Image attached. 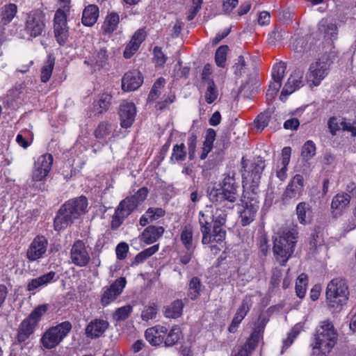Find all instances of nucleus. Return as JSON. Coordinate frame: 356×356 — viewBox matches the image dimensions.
<instances>
[{
  "mask_svg": "<svg viewBox=\"0 0 356 356\" xmlns=\"http://www.w3.org/2000/svg\"><path fill=\"white\" fill-rule=\"evenodd\" d=\"M226 219L227 213L225 210L214 209L212 206H206L200 211L199 224L203 244L222 242L225 238L226 232L222 226Z\"/></svg>",
  "mask_w": 356,
  "mask_h": 356,
  "instance_id": "1",
  "label": "nucleus"
},
{
  "mask_svg": "<svg viewBox=\"0 0 356 356\" xmlns=\"http://www.w3.org/2000/svg\"><path fill=\"white\" fill-rule=\"evenodd\" d=\"M87 207L88 200L85 196L66 202L58 210L54 218L55 229L60 231L71 225L75 219L86 212Z\"/></svg>",
  "mask_w": 356,
  "mask_h": 356,
  "instance_id": "2",
  "label": "nucleus"
},
{
  "mask_svg": "<svg viewBox=\"0 0 356 356\" xmlns=\"http://www.w3.org/2000/svg\"><path fill=\"white\" fill-rule=\"evenodd\" d=\"M298 231L295 227L277 233L273 241V252L276 261L284 266L295 250Z\"/></svg>",
  "mask_w": 356,
  "mask_h": 356,
  "instance_id": "3",
  "label": "nucleus"
},
{
  "mask_svg": "<svg viewBox=\"0 0 356 356\" xmlns=\"http://www.w3.org/2000/svg\"><path fill=\"white\" fill-rule=\"evenodd\" d=\"M338 333L328 320L320 323L312 344L314 356H327L335 346Z\"/></svg>",
  "mask_w": 356,
  "mask_h": 356,
  "instance_id": "4",
  "label": "nucleus"
},
{
  "mask_svg": "<svg viewBox=\"0 0 356 356\" xmlns=\"http://www.w3.org/2000/svg\"><path fill=\"white\" fill-rule=\"evenodd\" d=\"M238 187L235 179V172H229L225 175L220 184V188L213 187L209 189V199L216 205L223 207L227 206V202L234 203L238 197Z\"/></svg>",
  "mask_w": 356,
  "mask_h": 356,
  "instance_id": "5",
  "label": "nucleus"
},
{
  "mask_svg": "<svg viewBox=\"0 0 356 356\" xmlns=\"http://www.w3.org/2000/svg\"><path fill=\"white\" fill-rule=\"evenodd\" d=\"M148 194L147 188H140L134 195L127 197L122 200L113 216L111 227L113 229L118 228L124 220L128 217L136 208L146 199Z\"/></svg>",
  "mask_w": 356,
  "mask_h": 356,
  "instance_id": "6",
  "label": "nucleus"
},
{
  "mask_svg": "<svg viewBox=\"0 0 356 356\" xmlns=\"http://www.w3.org/2000/svg\"><path fill=\"white\" fill-rule=\"evenodd\" d=\"M349 291L345 280L333 279L326 289V300L329 307L335 310L340 309L348 298Z\"/></svg>",
  "mask_w": 356,
  "mask_h": 356,
  "instance_id": "7",
  "label": "nucleus"
},
{
  "mask_svg": "<svg viewBox=\"0 0 356 356\" xmlns=\"http://www.w3.org/2000/svg\"><path fill=\"white\" fill-rule=\"evenodd\" d=\"M72 327L70 321H64L49 328L40 339L42 346L46 349L55 348L67 336Z\"/></svg>",
  "mask_w": 356,
  "mask_h": 356,
  "instance_id": "8",
  "label": "nucleus"
},
{
  "mask_svg": "<svg viewBox=\"0 0 356 356\" xmlns=\"http://www.w3.org/2000/svg\"><path fill=\"white\" fill-rule=\"evenodd\" d=\"M46 15L39 8L33 9L26 14L24 31L31 38L42 34L46 29Z\"/></svg>",
  "mask_w": 356,
  "mask_h": 356,
  "instance_id": "9",
  "label": "nucleus"
},
{
  "mask_svg": "<svg viewBox=\"0 0 356 356\" xmlns=\"http://www.w3.org/2000/svg\"><path fill=\"white\" fill-rule=\"evenodd\" d=\"M305 179L302 175L296 174L288 183L282 195V201L284 204L296 201L304 191Z\"/></svg>",
  "mask_w": 356,
  "mask_h": 356,
  "instance_id": "10",
  "label": "nucleus"
},
{
  "mask_svg": "<svg viewBox=\"0 0 356 356\" xmlns=\"http://www.w3.org/2000/svg\"><path fill=\"white\" fill-rule=\"evenodd\" d=\"M330 64L325 60H318L310 64L306 74V81L310 86H318L328 74Z\"/></svg>",
  "mask_w": 356,
  "mask_h": 356,
  "instance_id": "11",
  "label": "nucleus"
},
{
  "mask_svg": "<svg viewBox=\"0 0 356 356\" xmlns=\"http://www.w3.org/2000/svg\"><path fill=\"white\" fill-rule=\"evenodd\" d=\"M304 71L300 68L293 70L284 84L280 95V99L284 101L288 95L300 89L305 84Z\"/></svg>",
  "mask_w": 356,
  "mask_h": 356,
  "instance_id": "12",
  "label": "nucleus"
},
{
  "mask_svg": "<svg viewBox=\"0 0 356 356\" xmlns=\"http://www.w3.org/2000/svg\"><path fill=\"white\" fill-rule=\"evenodd\" d=\"M70 259L73 264L79 267H84L89 264L90 254L83 241H74L70 250Z\"/></svg>",
  "mask_w": 356,
  "mask_h": 356,
  "instance_id": "13",
  "label": "nucleus"
},
{
  "mask_svg": "<svg viewBox=\"0 0 356 356\" xmlns=\"http://www.w3.org/2000/svg\"><path fill=\"white\" fill-rule=\"evenodd\" d=\"M126 283L127 281L124 277H120L109 286L104 287L101 297L102 305L106 307L113 302L121 294Z\"/></svg>",
  "mask_w": 356,
  "mask_h": 356,
  "instance_id": "14",
  "label": "nucleus"
},
{
  "mask_svg": "<svg viewBox=\"0 0 356 356\" xmlns=\"http://www.w3.org/2000/svg\"><path fill=\"white\" fill-rule=\"evenodd\" d=\"M286 65L280 62L275 64L272 70V81L270 82L268 89L266 92L268 99H273L277 95L282 86V81L284 76Z\"/></svg>",
  "mask_w": 356,
  "mask_h": 356,
  "instance_id": "15",
  "label": "nucleus"
},
{
  "mask_svg": "<svg viewBox=\"0 0 356 356\" xmlns=\"http://www.w3.org/2000/svg\"><path fill=\"white\" fill-rule=\"evenodd\" d=\"M47 240L43 236H37L30 244L26 257L30 261H35L45 254L47 248Z\"/></svg>",
  "mask_w": 356,
  "mask_h": 356,
  "instance_id": "16",
  "label": "nucleus"
},
{
  "mask_svg": "<svg viewBox=\"0 0 356 356\" xmlns=\"http://www.w3.org/2000/svg\"><path fill=\"white\" fill-rule=\"evenodd\" d=\"M167 332L168 328L165 326L156 325L145 330V337L151 346H159L164 343Z\"/></svg>",
  "mask_w": 356,
  "mask_h": 356,
  "instance_id": "17",
  "label": "nucleus"
},
{
  "mask_svg": "<svg viewBox=\"0 0 356 356\" xmlns=\"http://www.w3.org/2000/svg\"><path fill=\"white\" fill-rule=\"evenodd\" d=\"M264 325L257 326L246 343L241 346L234 356H249L250 353L257 347L259 339L262 336Z\"/></svg>",
  "mask_w": 356,
  "mask_h": 356,
  "instance_id": "18",
  "label": "nucleus"
},
{
  "mask_svg": "<svg viewBox=\"0 0 356 356\" xmlns=\"http://www.w3.org/2000/svg\"><path fill=\"white\" fill-rule=\"evenodd\" d=\"M136 113V108L133 102H123L119 111L122 127L126 129L130 127L134 122Z\"/></svg>",
  "mask_w": 356,
  "mask_h": 356,
  "instance_id": "19",
  "label": "nucleus"
},
{
  "mask_svg": "<svg viewBox=\"0 0 356 356\" xmlns=\"http://www.w3.org/2000/svg\"><path fill=\"white\" fill-rule=\"evenodd\" d=\"M291 155V148L290 147H284L282 150V158L273 168L276 177L281 181H284L287 178L288 165L290 162Z\"/></svg>",
  "mask_w": 356,
  "mask_h": 356,
  "instance_id": "20",
  "label": "nucleus"
},
{
  "mask_svg": "<svg viewBox=\"0 0 356 356\" xmlns=\"http://www.w3.org/2000/svg\"><path fill=\"white\" fill-rule=\"evenodd\" d=\"M143 81L141 73L138 70L127 72L122 79V88L124 91H133L138 88Z\"/></svg>",
  "mask_w": 356,
  "mask_h": 356,
  "instance_id": "21",
  "label": "nucleus"
},
{
  "mask_svg": "<svg viewBox=\"0 0 356 356\" xmlns=\"http://www.w3.org/2000/svg\"><path fill=\"white\" fill-rule=\"evenodd\" d=\"M108 56L105 49H100L92 53V54L84 60V63L94 70H99L104 67L108 61Z\"/></svg>",
  "mask_w": 356,
  "mask_h": 356,
  "instance_id": "22",
  "label": "nucleus"
},
{
  "mask_svg": "<svg viewBox=\"0 0 356 356\" xmlns=\"http://www.w3.org/2000/svg\"><path fill=\"white\" fill-rule=\"evenodd\" d=\"M245 204L244 209L241 212V224L246 226L251 223L255 218L256 213L259 209V201L255 199L242 201Z\"/></svg>",
  "mask_w": 356,
  "mask_h": 356,
  "instance_id": "23",
  "label": "nucleus"
},
{
  "mask_svg": "<svg viewBox=\"0 0 356 356\" xmlns=\"http://www.w3.org/2000/svg\"><path fill=\"white\" fill-rule=\"evenodd\" d=\"M108 322L104 319L95 318L91 321L86 327V334L90 338L101 337L108 327Z\"/></svg>",
  "mask_w": 356,
  "mask_h": 356,
  "instance_id": "24",
  "label": "nucleus"
},
{
  "mask_svg": "<svg viewBox=\"0 0 356 356\" xmlns=\"http://www.w3.org/2000/svg\"><path fill=\"white\" fill-rule=\"evenodd\" d=\"M251 307L250 300H243L241 305L238 308L231 324L228 327V330L231 333H235L237 328L246 314L248 313Z\"/></svg>",
  "mask_w": 356,
  "mask_h": 356,
  "instance_id": "25",
  "label": "nucleus"
},
{
  "mask_svg": "<svg viewBox=\"0 0 356 356\" xmlns=\"http://www.w3.org/2000/svg\"><path fill=\"white\" fill-rule=\"evenodd\" d=\"M57 279L58 277L56 278V273L49 271L38 277L32 279L27 284L26 288L29 291H34L41 286H47L48 284L56 282Z\"/></svg>",
  "mask_w": 356,
  "mask_h": 356,
  "instance_id": "26",
  "label": "nucleus"
},
{
  "mask_svg": "<svg viewBox=\"0 0 356 356\" xmlns=\"http://www.w3.org/2000/svg\"><path fill=\"white\" fill-rule=\"evenodd\" d=\"M164 228L161 226L150 225L146 227L142 234L140 240L146 244L156 242L163 234Z\"/></svg>",
  "mask_w": 356,
  "mask_h": 356,
  "instance_id": "27",
  "label": "nucleus"
},
{
  "mask_svg": "<svg viewBox=\"0 0 356 356\" xmlns=\"http://www.w3.org/2000/svg\"><path fill=\"white\" fill-rule=\"evenodd\" d=\"M350 203V197L344 192L339 193L333 197L331 202V209L332 212L341 214L343 210L349 207Z\"/></svg>",
  "mask_w": 356,
  "mask_h": 356,
  "instance_id": "28",
  "label": "nucleus"
},
{
  "mask_svg": "<svg viewBox=\"0 0 356 356\" xmlns=\"http://www.w3.org/2000/svg\"><path fill=\"white\" fill-rule=\"evenodd\" d=\"M36 326L35 322L32 323L28 318L24 319L18 329L17 341L19 343L25 341L34 332Z\"/></svg>",
  "mask_w": 356,
  "mask_h": 356,
  "instance_id": "29",
  "label": "nucleus"
},
{
  "mask_svg": "<svg viewBox=\"0 0 356 356\" xmlns=\"http://www.w3.org/2000/svg\"><path fill=\"white\" fill-rule=\"evenodd\" d=\"M99 17V8L93 4L88 5L83 11L81 21L83 25L92 26Z\"/></svg>",
  "mask_w": 356,
  "mask_h": 356,
  "instance_id": "30",
  "label": "nucleus"
},
{
  "mask_svg": "<svg viewBox=\"0 0 356 356\" xmlns=\"http://www.w3.org/2000/svg\"><path fill=\"white\" fill-rule=\"evenodd\" d=\"M120 22V17L117 13H109L102 24V29L104 34L110 35L117 30Z\"/></svg>",
  "mask_w": 356,
  "mask_h": 356,
  "instance_id": "31",
  "label": "nucleus"
},
{
  "mask_svg": "<svg viewBox=\"0 0 356 356\" xmlns=\"http://www.w3.org/2000/svg\"><path fill=\"white\" fill-rule=\"evenodd\" d=\"M296 214L300 224L306 225L311 222L312 209L310 205L305 202H300L296 207Z\"/></svg>",
  "mask_w": 356,
  "mask_h": 356,
  "instance_id": "32",
  "label": "nucleus"
},
{
  "mask_svg": "<svg viewBox=\"0 0 356 356\" xmlns=\"http://www.w3.org/2000/svg\"><path fill=\"white\" fill-rule=\"evenodd\" d=\"M266 167L265 161L260 157L256 158L252 162L250 167L248 179H254V182L259 181L261 175Z\"/></svg>",
  "mask_w": 356,
  "mask_h": 356,
  "instance_id": "33",
  "label": "nucleus"
},
{
  "mask_svg": "<svg viewBox=\"0 0 356 356\" xmlns=\"http://www.w3.org/2000/svg\"><path fill=\"white\" fill-rule=\"evenodd\" d=\"M112 96L111 95L104 92L101 94L97 100L93 103L94 110L98 113L101 114L106 111L111 103Z\"/></svg>",
  "mask_w": 356,
  "mask_h": 356,
  "instance_id": "34",
  "label": "nucleus"
},
{
  "mask_svg": "<svg viewBox=\"0 0 356 356\" xmlns=\"http://www.w3.org/2000/svg\"><path fill=\"white\" fill-rule=\"evenodd\" d=\"M183 307L184 305L181 300H175L170 305L165 307L164 316L166 318H177L181 315Z\"/></svg>",
  "mask_w": 356,
  "mask_h": 356,
  "instance_id": "35",
  "label": "nucleus"
},
{
  "mask_svg": "<svg viewBox=\"0 0 356 356\" xmlns=\"http://www.w3.org/2000/svg\"><path fill=\"white\" fill-rule=\"evenodd\" d=\"M246 179V184H249V186L248 189L244 191L241 200L248 201L252 199H255L257 201H259L257 194L259 191V185L260 183V180L255 183L254 179L248 178Z\"/></svg>",
  "mask_w": 356,
  "mask_h": 356,
  "instance_id": "36",
  "label": "nucleus"
},
{
  "mask_svg": "<svg viewBox=\"0 0 356 356\" xmlns=\"http://www.w3.org/2000/svg\"><path fill=\"white\" fill-rule=\"evenodd\" d=\"M17 13V6L15 3H8L2 7L1 19L3 25L9 24Z\"/></svg>",
  "mask_w": 356,
  "mask_h": 356,
  "instance_id": "37",
  "label": "nucleus"
},
{
  "mask_svg": "<svg viewBox=\"0 0 356 356\" xmlns=\"http://www.w3.org/2000/svg\"><path fill=\"white\" fill-rule=\"evenodd\" d=\"M204 289L200 280L197 277H193L188 284V296L191 300H196Z\"/></svg>",
  "mask_w": 356,
  "mask_h": 356,
  "instance_id": "38",
  "label": "nucleus"
},
{
  "mask_svg": "<svg viewBox=\"0 0 356 356\" xmlns=\"http://www.w3.org/2000/svg\"><path fill=\"white\" fill-rule=\"evenodd\" d=\"M181 337V331L178 325H174L170 331L168 330L167 334L164 339L165 347H171L179 342Z\"/></svg>",
  "mask_w": 356,
  "mask_h": 356,
  "instance_id": "39",
  "label": "nucleus"
},
{
  "mask_svg": "<svg viewBox=\"0 0 356 356\" xmlns=\"http://www.w3.org/2000/svg\"><path fill=\"white\" fill-rule=\"evenodd\" d=\"M165 80L163 77L159 78L154 83L152 88L148 95L149 102H155L162 94Z\"/></svg>",
  "mask_w": 356,
  "mask_h": 356,
  "instance_id": "40",
  "label": "nucleus"
},
{
  "mask_svg": "<svg viewBox=\"0 0 356 356\" xmlns=\"http://www.w3.org/2000/svg\"><path fill=\"white\" fill-rule=\"evenodd\" d=\"M53 163V156L50 154H45L39 156L37 161L35 162L36 168H42L43 170L49 172L51 165Z\"/></svg>",
  "mask_w": 356,
  "mask_h": 356,
  "instance_id": "41",
  "label": "nucleus"
},
{
  "mask_svg": "<svg viewBox=\"0 0 356 356\" xmlns=\"http://www.w3.org/2000/svg\"><path fill=\"white\" fill-rule=\"evenodd\" d=\"M159 250V245H154L149 247L140 253H138L134 258L133 265H138L144 262L147 258L155 254Z\"/></svg>",
  "mask_w": 356,
  "mask_h": 356,
  "instance_id": "42",
  "label": "nucleus"
},
{
  "mask_svg": "<svg viewBox=\"0 0 356 356\" xmlns=\"http://www.w3.org/2000/svg\"><path fill=\"white\" fill-rule=\"evenodd\" d=\"M205 83L207 85V90L204 95L205 100L208 104H211L217 99L218 91L212 79H208Z\"/></svg>",
  "mask_w": 356,
  "mask_h": 356,
  "instance_id": "43",
  "label": "nucleus"
},
{
  "mask_svg": "<svg viewBox=\"0 0 356 356\" xmlns=\"http://www.w3.org/2000/svg\"><path fill=\"white\" fill-rule=\"evenodd\" d=\"M181 241L185 248L190 250L193 248V228L188 225H186L181 233Z\"/></svg>",
  "mask_w": 356,
  "mask_h": 356,
  "instance_id": "44",
  "label": "nucleus"
},
{
  "mask_svg": "<svg viewBox=\"0 0 356 356\" xmlns=\"http://www.w3.org/2000/svg\"><path fill=\"white\" fill-rule=\"evenodd\" d=\"M316 145L312 140H307L304 143L301 149V156L305 160L308 161L316 155Z\"/></svg>",
  "mask_w": 356,
  "mask_h": 356,
  "instance_id": "45",
  "label": "nucleus"
},
{
  "mask_svg": "<svg viewBox=\"0 0 356 356\" xmlns=\"http://www.w3.org/2000/svg\"><path fill=\"white\" fill-rule=\"evenodd\" d=\"M54 34L57 42L60 45H65L69 38V27L54 28Z\"/></svg>",
  "mask_w": 356,
  "mask_h": 356,
  "instance_id": "46",
  "label": "nucleus"
},
{
  "mask_svg": "<svg viewBox=\"0 0 356 356\" xmlns=\"http://www.w3.org/2000/svg\"><path fill=\"white\" fill-rule=\"evenodd\" d=\"M112 129V124L102 122L95 129V136L98 139H106L110 135Z\"/></svg>",
  "mask_w": 356,
  "mask_h": 356,
  "instance_id": "47",
  "label": "nucleus"
},
{
  "mask_svg": "<svg viewBox=\"0 0 356 356\" xmlns=\"http://www.w3.org/2000/svg\"><path fill=\"white\" fill-rule=\"evenodd\" d=\"M307 277L305 274L302 273L298 276L296 283V293L298 298H302L305 296L307 289Z\"/></svg>",
  "mask_w": 356,
  "mask_h": 356,
  "instance_id": "48",
  "label": "nucleus"
},
{
  "mask_svg": "<svg viewBox=\"0 0 356 356\" xmlns=\"http://www.w3.org/2000/svg\"><path fill=\"white\" fill-rule=\"evenodd\" d=\"M132 309V307L129 305L120 307L115 311L113 318L116 321H124L129 316Z\"/></svg>",
  "mask_w": 356,
  "mask_h": 356,
  "instance_id": "49",
  "label": "nucleus"
},
{
  "mask_svg": "<svg viewBox=\"0 0 356 356\" xmlns=\"http://www.w3.org/2000/svg\"><path fill=\"white\" fill-rule=\"evenodd\" d=\"M228 49H229L227 45H222L216 50L215 54V61L218 67H225L227 60V54Z\"/></svg>",
  "mask_w": 356,
  "mask_h": 356,
  "instance_id": "50",
  "label": "nucleus"
},
{
  "mask_svg": "<svg viewBox=\"0 0 356 356\" xmlns=\"http://www.w3.org/2000/svg\"><path fill=\"white\" fill-rule=\"evenodd\" d=\"M54 65V61L49 59L43 65L41 70V81L43 83L47 82L51 78L53 68Z\"/></svg>",
  "mask_w": 356,
  "mask_h": 356,
  "instance_id": "51",
  "label": "nucleus"
},
{
  "mask_svg": "<svg viewBox=\"0 0 356 356\" xmlns=\"http://www.w3.org/2000/svg\"><path fill=\"white\" fill-rule=\"evenodd\" d=\"M186 156V147L184 143L175 145L172 149V159L177 161L185 160Z\"/></svg>",
  "mask_w": 356,
  "mask_h": 356,
  "instance_id": "52",
  "label": "nucleus"
},
{
  "mask_svg": "<svg viewBox=\"0 0 356 356\" xmlns=\"http://www.w3.org/2000/svg\"><path fill=\"white\" fill-rule=\"evenodd\" d=\"M47 307L45 305H42L37 307L29 316L28 318L32 323L35 322V325H38L41 316L47 312Z\"/></svg>",
  "mask_w": 356,
  "mask_h": 356,
  "instance_id": "53",
  "label": "nucleus"
},
{
  "mask_svg": "<svg viewBox=\"0 0 356 356\" xmlns=\"http://www.w3.org/2000/svg\"><path fill=\"white\" fill-rule=\"evenodd\" d=\"M157 306L155 304L146 306L142 312L141 318L143 321H149L156 317L157 314Z\"/></svg>",
  "mask_w": 356,
  "mask_h": 356,
  "instance_id": "54",
  "label": "nucleus"
},
{
  "mask_svg": "<svg viewBox=\"0 0 356 356\" xmlns=\"http://www.w3.org/2000/svg\"><path fill=\"white\" fill-rule=\"evenodd\" d=\"M153 53L156 65L163 67L166 62L167 57L163 53L161 48L155 47L153 49Z\"/></svg>",
  "mask_w": 356,
  "mask_h": 356,
  "instance_id": "55",
  "label": "nucleus"
},
{
  "mask_svg": "<svg viewBox=\"0 0 356 356\" xmlns=\"http://www.w3.org/2000/svg\"><path fill=\"white\" fill-rule=\"evenodd\" d=\"M164 215L165 211L162 208H149L146 211V216H148L152 222L158 220Z\"/></svg>",
  "mask_w": 356,
  "mask_h": 356,
  "instance_id": "56",
  "label": "nucleus"
},
{
  "mask_svg": "<svg viewBox=\"0 0 356 356\" xmlns=\"http://www.w3.org/2000/svg\"><path fill=\"white\" fill-rule=\"evenodd\" d=\"M140 46V44H139L137 42L134 41L133 39H131L130 42L125 47L124 51V56L126 58H131L138 49Z\"/></svg>",
  "mask_w": 356,
  "mask_h": 356,
  "instance_id": "57",
  "label": "nucleus"
},
{
  "mask_svg": "<svg viewBox=\"0 0 356 356\" xmlns=\"http://www.w3.org/2000/svg\"><path fill=\"white\" fill-rule=\"evenodd\" d=\"M58 8L55 12L54 15L68 17L70 13L71 3H57Z\"/></svg>",
  "mask_w": 356,
  "mask_h": 356,
  "instance_id": "58",
  "label": "nucleus"
},
{
  "mask_svg": "<svg viewBox=\"0 0 356 356\" xmlns=\"http://www.w3.org/2000/svg\"><path fill=\"white\" fill-rule=\"evenodd\" d=\"M269 122V115L267 113H260L254 120L255 126L258 129H264Z\"/></svg>",
  "mask_w": 356,
  "mask_h": 356,
  "instance_id": "59",
  "label": "nucleus"
},
{
  "mask_svg": "<svg viewBox=\"0 0 356 356\" xmlns=\"http://www.w3.org/2000/svg\"><path fill=\"white\" fill-rule=\"evenodd\" d=\"M48 174L49 173L43 170L42 168H38L34 165V169L32 172V181L37 182L45 180Z\"/></svg>",
  "mask_w": 356,
  "mask_h": 356,
  "instance_id": "60",
  "label": "nucleus"
},
{
  "mask_svg": "<svg viewBox=\"0 0 356 356\" xmlns=\"http://www.w3.org/2000/svg\"><path fill=\"white\" fill-rule=\"evenodd\" d=\"M129 250V246L128 245L122 242L119 243L115 249L116 256L118 259L122 260L125 259L127 257V254Z\"/></svg>",
  "mask_w": 356,
  "mask_h": 356,
  "instance_id": "61",
  "label": "nucleus"
},
{
  "mask_svg": "<svg viewBox=\"0 0 356 356\" xmlns=\"http://www.w3.org/2000/svg\"><path fill=\"white\" fill-rule=\"evenodd\" d=\"M245 60L243 56H238L237 62L234 64V73L236 75H242L245 73Z\"/></svg>",
  "mask_w": 356,
  "mask_h": 356,
  "instance_id": "62",
  "label": "nucleus"
},
{
  "mask_svg": "<svg viewBox=\"0 0 356 356\" xmlns=\"http://www.w3.org/2000/svg\"><path fill=\"white\" fill-rule=\"evenodd\" d=\"M342 122L343 121L339 122V120L335 117L330 118L328 121V127L332 135H334L337 131L339 130L340 129H342Z\"/></svg>",
  "mask_w": 356,
  "mask_h": 356,
  "instance_id": "63",
  "label": "nucleus"
},
{
  "mask_svg": "<svg viewBox=\"0 0 356 356\" xmlns=\"http://www.w3.org/2000/svg\"><path fill=\"white\" fill-rule=\"evenodd\" d=\"M174 95L167 97L163 96V99L162 101L157 102L156 105V109L161 111H163L164 109L168 108L170 104H172L174 102Z\"/></svg>",
  "mask_w": 356,
  "mask_h": 356,
  "instance_id": "64",
  "label": "nucleus"
}]
</instances>
